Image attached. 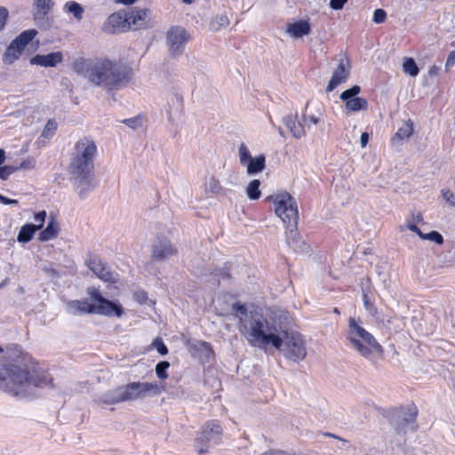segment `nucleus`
<instances>
[{
    "label": "nucleus",
    "mask_w": 455,
    "mask_h": 455,
    "mask_svg": "<svg viewBox=\"0 0 455 455\" xmlns=\"http://www.w3.org/2000/svg\"><path fill=\"white\" fill-rule=\"evenodd\" d=\"M232 311L238 320V330L247 342L259 348L268 345L279 347L285 328L291 327V315L281 309H270L263 313L257 309H249L245 305L235 302Z\"/></svg>",
    "instance_id": "f257e3e1"
},
{
    "label": "nucleus",
    "mask_w": 455,
    "mask_h": 455,
    "mask_svg": "<svg viewBox=\"0 0 455 455\" xmlns=\"http://www.w3.org/2000/svg\"><path fill=\"white\" fill-rule=\"evenodd\" d=\"M76 73L107 92L117 91L130 81L128 68L108 59L96 60L78 59L73 63Z\"/></svg>",
    "instance_id": "f03ea898"
},
{
    "label": "nucleus",
    "mask_w": 455,
    "mask_h": 455,
    "mask_svg": "<svg viewBox=\"0 0 455 455\" xmlns=\"http://www.w3.org/2000/svg\"><path fill=\"white\" fill-rule=\"evenodd\" d=\"M53 387L52 378L46 372L29 371L25 364H8L0 368V389L18 397L35 395L36 387Z\"/></svg>",
    "instance_id": "7ed1b4c3"
},
{
    "label": "nucleus",
    "mask_w": 455,
    "mask_h": 455,
    "mask_svg": "<svg viewBox=\"0 0 455 455\" xmlns=\"http://www.w3.org/2000/svg\"><path fill=\"white\" fill-rule=\"evenodd\" d=\"M161 389L156 383L132 382L102 394L98 400L102 404H116L143 399L148 395H158Z\"/></svg>",
    "instance_id": "20e7f679"
},
{
    "label": "nucleus",
    "mask_w": 455,
    "mask_h": 455,
    "mask_svg": "<svg viewBox=\"0 0 455 455\" xmlns=\"http://www.w3.org/2000/svg\"><path fill=\"white\" fill-rule=\"evenodd\" d=\"M347 340L351 348L365 358H370L374 353L381 354L383 351L373 335L363 327L361 321L355 318L348 319Z\"/></svg>",
    "instance_id": "39448f33"
},
{
    "label": "nucleus",
    "mask_w": 455,
    "mask_h": 455,
    "mask_svg": "<svg viewBox=\"0 0 455 455\" xmlns=\"http://www.w3.org/2000/svg\"><path fill=\"white\" fill-rule=\"evenodd\" d=\"M222 439V427L219 421L209 420L203 425L195 439V448L199 454L207 453L220 444Z\"/></svg>",
    "instance_id": "423d86ee"
},
{
    "label": "nucleus",
    "mask_w": 455,
    "mask_h": 455,
    "mask_svg": "<svg viewBox=\"0 0 455 455\" xmlns=\"http://www.w3.org/2000/svg\"><path fill=\"white\" fill-rule=\"evenodd\" d=\"M274 204L275 214L285 225L296 227L298 224L299 212L295 199L287 192H283L267 198Z\"/></svg>",
    "instance_id": "0eeeda50"
},
{
    "label": "nucleus",
    "mask_w": 455,
    "mask_h": 455,
    "mask_svg": "<svg viewBox=\"0 0 455 455\" xmlns=\"http://www.w3.org/2000/svg\"><path fill=\"white\" fill-rule=\"evenodd\" d=\"M281 346L275 347L283 355L294 363L303 360L307 355V349L303 337L297 331H291V327L285 328V335L282 337Z\"/></svg>",
    "instance_id": "6e6552de"
},
{
    "label": "nucleus",
    "mask_w": 455,
    "mask_h": 455,
    "mask_svg": "<svg viewBox=\"0 0 455 455\" xmlns=\"http://www.w3.org/2000/svg\"><path fill=\"white\" fill-rule=\"evenodd\" d=\"M189 39L190 35L184 28L180 26L172 27L166 33V44L171 56L173 58L180 56Z\"/></svg>",
    "instance_id": "1a4fd4ad"
},
{
    "label": "nucleus",
    "mask_w": 455,
    "mask_h": 455,
    "mask_svg": "<svg viewBox=\"0 0 455 455\" xmlns=\"http://www.w3.org/2000/svg\"><path fill=\"white\" fill-rule=\"evenodd\" d=\"M36 34L37 31L36 29H28L23 31L18 37H16L7 47L4 54V63L11 65L17 60L25 46L34 39Z\"/></svg>",
    "instance_id": "9d476101"
},
{
    "label": "nucleus",
    "mask_w": 455,
    "mask_h": 455,
    "mask_svg": "<svg viewBox=\"0 0 455 455\" xmlns=\"http://www.w3.org/2000/svg\"><path fill=\"white\" fill-rule=\"evenodd\" d=\"M417 411L414 408H410L405 411H397L395 414V427L398 434H406L412 432L416 428Z\"/></svg>",
    "instance_id": "9b49d317"
},
{
    "label": "nucleus",
    "mask_w": 455,
    "mask_h": 455,
    "mask_svg": "<svg viewBox=\"0 0 455 455\" xmlns=\"http://www.w3.org/2000/svg\"><path fill=\"white\" fill-rule=\"evenodd\" d=\"M97 153V147L94 141L90 138H83L79 140L75 145V152L72 157L81 158L93 163V159Z\"/></svg>",
    "instance_id": "f8f14e48"
},
{
    "label": "nucleus",
    "mask_w": 455,
    "mask_h": 455,
    "mask_svg": "<svg viewBox=\"0 0 455 455\" xmlns=\"http://www.w3.org/2000/svg\"><path fill=\"white\" fill-rule=\"evenodd\" d=\"M88 267L102 281L116 283L117 275L112 272L99 257H92L86 262Z\"/></svg>",
    "instance_id": "ddd939ff"
},
{
    "label": "nucleus",
    "mask_w": 455,
    "mask_h": 455,
    "mask_svg": "<svg viewBox=\"0 0 455 455\" xmlns=\"http://www.w3.org/2000/svg\"><path fill=\"white\" fill-rule=\"evenodd\" d=\"M350 74L349 61L346 57L339 60L338 68L333 71L331 80L326 87L327 92L333 91L339 84L345 83Z\"/></svg>",
    "instance_id": "4468645a"
},
{
    "label": "nucleus",
    "mask_w": 455,
    "mask_h": 455,
    "mask_svg": "<svg viewBox=\"0 0 455 455\" xmlns=\"http://www.w3.org/2000/svg\"><path fill=\"white\" fill-rule=\"evenodd\" d=\"M174 252L171 242L164 237H158L152 245V258L155 260H164Z\"/></svg>",
    "instance_id": "2eb2a0df"
},
{
    "label": "nucleus",
    "mask_w": 455,
    "mask_h": 455,
    "mask_svg": "<svg viewBox=\"0 0 455 455\" xmlns=\"http://www.w3.org/2000/svg\"><path fill=\"white\" fill-rule=\"evenodd\" d=\"M128 28L127 14L120 12L112 13L106 20L103 30L108 34H116L124 31Z\"/></svg>",
    "instance_id": "dca6fc26"
},
{
    "label": "nucleus",
    "mask_w": 455,
    "mask_h": 455,
    "mask_svg": "<svg viewBox=\"0 0 455 455\" xmlns=\"http://www.w3.org/2000/svg\"><path fill=\"white\" fill-rule=\"evenodd\" d=\"M71 180L78 196L84 199L94 188L93 174L72 176Z\"/></svg>",
    "instance_id": "f3484780"
},
{
    "label": "nucleus",
    "mask_w": 455,
    "mask_h": 455,
    "mask_svg": "<svg viewBox=\"0 0 455 455\" xmlns=\"http://www.w3.org/2000/svg\"><path fill=\"white\" fill-rule=\"evenodd\" d=\"M94 313L104 315L107 316H117L120 317L123 313V307L119 303L104 299L100 304H93Z\"/></svg>",
    "instance_id": "a211bd4d"
},
{
    "label": "nucleus",
    "mask_w": 455,
    "mask_h": 455,
    "mask_svg": "<svg viewBox=\"0 0 455 455\" xmlns=\"http://www.w3.org/2000/svg\"><path fill=\"white\" fill-rule=\"evenodd\" d=\"M63 60L62 53L60 52H51L49 54L42 55L36 54L30 59L29 62L31 65H37L44 68H52L60 63Z\"/></svg>",
    "instance_id": "6ab92c4d"
},
{
    "label": "nucleus",
    "mask_w": 455,
    "mask_h": 455,
    "mask_svg": "<svg viewBox=\"0 0 455 455\" xmlns=\"http://www.w3.org/2000/svg\"><path fill=\"white\" fill-rule=\"evenodd\" d=\"M93 163L86 160H81V158H71V162L68 167L70 177L79 175H89L93 174Z\"/></svg>",
    "instance_id": "aec40b11"
},
{
    "label": "nucleus",
    "mask_w": 455,
    "mask_h": 455,
    "mask_svg": "<svg viewBox=\"0 0 455 455\" xmlns=\"http://www.w3.org/2000/svg\"><path fill=\"white\" fill-rule=\"evenodd\" d=\"M149 11L148 9L135 8L127 13L128 28L134 27L135 29L142 28L146 24Z\"/></svg>",
    "instance_id": "412c9836"
},
{
    "label": "nucleus",
    "mask_w": 455,
    "mask_h": 455,
    "mask_svg": "<svg viewBox=\"0 0 455 455\" xmlns=\"http://www.w3.org/2000/svg\"><path fill=\"white\" fill-rule=\"evenodd\" d=\"M283 122L285 126L290 130L291 133L296 139L302 138L305 136V124H302L300 122L297 121V114L296 115H288L283 118Z\"/></svg>",
    "instance_id": "4be33fe9"
},
{
    "label": "nucleus",
    "mask_w": 455,
    "mask_h": 455,
    "mask_svg": "<svg viewBox=\"0 0 455 455\" xmlns=\"http://www.w3.org/2000/svg\"><path fill=\"white\" fill-rule=\"evenodd\" d=\"M67 311L68 314L76 315L86 313H94L93 304L87 300H70L67 303Z\"/></svg>",
    "instance_id": "5701e85b"
},
{
    "label": "nucleus",
    "mask_w": 455,
    "mask_h": 455,
    "mask_svg": "<svg viewBox=\"0 0 455 455\" xmlns=\"http://www.w3.org/2000/svg\"><path fill=\"white\" fill-rule=\"evenodd\" d=\"M286 32L292 37H302L310 33V24L307 20L294 22L287 27Z\"/></svg>",
    "instance_id": "b1692460"
},
{
    "label": "nucleus",
    "mask_w": 455,
    "mask_h": 455,
    "mask_svg": "<svg viewBox=\"0 0 455 455\" xmlns=\"http://www.w3.org/2000/svg\"><path fill=\"white\" fill-rule=\"evenodd\" d=\"M60 231V227L54 217L49 220L47 227L39 234V240L42 242L50 241L55 238Z\"/></svg>",
    "instance_id": "393cba45"
},
{
    "label": "nucleus",
    "mask_w": 455,
    "mask_h": 455,
    "mask_svg": "<svg viewBox=\"0 0 455 455\" xmlns=\"http://www.w3.org/2000/svg\"><path fill=\"white\" fill-rule=\"evenodd\" d=\"M407 228L416 233L423 240H430L436 243L437 244H442L443 243V235L437 231H431L430 233L424 234L417 227V225L413 223H409L407 225Z\"/></svg>",
    "instance_id": "a878e982"
},
{
    "label": "nucleus",
    "mask_w": 455,
    "mask_h": 455,
    "mask_svg": "<svg viewBox=\"0 0 455 455\" xmlns=\"http://www.w3.org/2000/svg\"><path fill=\"white\" fill-rule=\"evenodd\" d=\"M265 156L263 155H260L256 157H252V159L250 162H248V164L244 167L246 168V172L249 175H255L265 169Z\"/></svg>",
    "instance_id": "bb28decb"
},
{
    "label": "nucleus",
    "mask_w": 455,
    "mask_h": 455,
    "mask_svg": "<svg viewBox=\"0 0 455 455\" xmlns=\"http://www.w3.org/2000/svg\"><path fill=\"white\" fill-rule=\"evenodd\" d=\"M58 124L54 119H49L42 131V133L36 143L45 144L50 140L57 131Z\"/></svg>",
    "instance_id": "cd10ccee"
},
{
    "label": "nucleus",
    "mask_w": 455,
    "mask_h": 455,
    "mask_svg": "<svg viewBox=\"0 0 455 455\" xmlns=\"http://www.w3.org/2000/svg\"><path fill=\"white\" fill-rule=\"evenodd\" d=\"M413 133V123L411 120L405 121L401 127H399L398 131L395 132L393 141L396 140H403L409 139Z\"/></svg>",
    "instance_id": "c85d7f7f"
},
{
    "label": "nucleus",
    "mask_w": 455,
    "mask_h": 455,
    "mask_svg": "<svg viewBox=\"0 0 455 455\" xmlns=\"http://www.w3.org/2000/svg\"><path fill=\"white\" fill-rule=\"evenodd\" d=\"M286 241L289 246L292 247L294 250H297L300 247L299 243L302 242L300 241V236L297 232V226L292 227L291 225H286Z\"/></svg>",
    "instance_id": "c756f323"
},
{
    "label": "nucleus",
    "mask_w": 455,
    "mask_h": 455,
    "mask_svg": "<svg viewBox=\"0 0 455 455\" xmlns=\"http://www.w3.org/2000/svg\"><path fill=\"white\" fill-rule=\"evenodd\" d=\"M36 232V228L33 224H26L20 228L17 240L19 243H27L32 240Z\"/></svg>",
    "instance_id": "7c9ffc66"
},
{
    "label": "nucleus",
    "mask_w": 455,
    "mask_h": 455,
    "mask_svg": "<svg viewBox=\"0 0 455 455\" xmlns=\"http://www.w3.org/2000/svg\"><path fill=\"white\" fill-rule=\"evenodd\" d=\"M52 6V0H35V19H42L49 12Z\"/></svg>",
    "instance_id": "2f4dec72"
},
{
    "label": "nucleus",
    "mask_w": 455,
    "mask_h": 455,
    "mask_svg": "<svg viewBox=\"0 0 455 455\" xmlns=\"http://www.w3.org/2000/svg\"><path fill=\"white\" fill-rule=\"evenodd\" d=\"M346 101V108L352 112H356L360 110H365L368 108V101L364 98H355L347 100Z\"/></svg>",
    "instance_id": "473e14b6"
},
{
    "label": "nucleus",
    "mask_w": 455,
    "mask_h": 455,
    "mask_svg": "<svg viewBox=\"0 0 455 455\" xmlns=\"http://www.w3.org/2000/svg\"><path fill=\"white\" fill-rule=\"evenodd\" d=\"M64 11L72 14L74 18L80 21L83 19L84 8L75 1L67 2L64 5Z\"/></svg>",
    "instance_id": "72a5a7b5"
},
{
    "label": "nucleus",
    "mask_w": 455,
    "mask_h": 455,
    "mask_svg": "<svg viewBox=\"0 0 455 455\" xmlns=\"http://www.w3.org/2000/svg\"><path fill=\"white\" fill-rule=\"evenodd\" d=\"M229 24V20L226 14L217 15L210 23L212 31H218L222 28H226Z\"/></svg>",
    "instance_id": "f704fd0d"
},
{
    "label": "nucleus",
    "mask_w": 455,
    "mask_h": 455,
    "mask_svg": "<svg viewBox=\"0 0 455 455\" xmlns=\"http://www.w3.org/2000/svg\"><path fill=\"white\" fill-rule=\"evenodd\" d=\"M259 185V180H253L247 186L246 194L251 200H257L260 197Z\"/></svg>",
    "instance_id": "c9c22d12"
},
{
    "label": "nucleus",
    "mask_w": 455,
    "mask_h": 455,
    "mask_svg": "<svg viewBox=\"0 0 455 455\" xmlns=\"http://www.w3.org/2000/svg\"><path fill=\"white\" fill-rule=\"evenodd\" d=\"M403 72L411 76H416L419 74V68L415 60L411 58L405 59L403 64Z\"/></svg>",
    "instance_id": "e433bc0d"
},
{
    "label": "nucleus",
    "mask_w": 455,
    "mask_h": 455,
    "mask_svg": "<svg viewBox=\"0 0 455 455\" xmlns=\"http://www.w3.org/2000/svg\"><path fill=\"white\" fill-rule=\"evenodd\" d=\"M238 154L240 164L243 167L252 159L250 150L243 143L239 146Z\"/></svg>",
    "instance_id": "4c0bfd02"
},
{
    "label": "nucleus",
    "mask_w": 455,
    "mask_h": 455,
    "mask_svg": "<svg viewBox=\"0 0 455 455\" xmlns=\"http://www.w3.org/2000/svg\"><path fill=\"white\" fill-rule=\"evenodd\" d=\"M360 91L361 87L359 85H354L350 89L342 92L339 98L341 100L358 98L357 94L360 92Z\"/></svg>",
    "instance_id": "58836bf2"
},
{
    "label": "nucleus",
    "mask_w": 455,
    "mask_h": 455,
    "mask_svg": "<svg viewBox=\"0 0 455 455\" xmlns=\"http://www.w3.org/2000/svg\"><path fill=\"white\" fill-rule=\"evenodd\" d=\"M170 367V363L167 361H162L158 363L156 366V373L157 377L161 379H165L168 378L167 369Z\"/></svg>",
    "instance_id": "ea45409f"
},
{
    "label": "nucleus",
    "mask_w": 455,
    "mask_h": 455,
    "mask_svg": "<svg viewBox=\"0 0 455 455\" xmlns=\"http://www.w3.org/2000/svg\"><path fill=\"white\" fill-rule=\"evenodd\" d=\"M230 266L225 265V267L222 269L215 270L213 273L214 276L217 277V281L220 283L221 281H229L230 279Z\"/></svg>",
    "instance_id": "a19ab883"
},
{
    "label": "nucleus",
    "mask_w": 455,
    "mask_h": 455,
    "mask_svg": "<svg viewBox=\"0 0 455 455\" xmlns=\"http://www.w3.org/2000/svg\"><path fill=\"white\" fill-rule=\"evenodd\" d=\"M124 124H125L128 127L136 130L142 126L143 124V118L140 116H134L132 118L124 119L122 121Z\"/></svg>",
    "instance_id": "79ce46f5"
},
{
    "label": "nucleus",
    "mask_w": 455,
    "mask_h": 455,
    "mask_svg": "<svg viewBox=\"0 0 455 455\" xmlns=\"http://www.w3.org/2000/svg\"><path fill=\"white\" fill-rule=\"evenodd\" d=\"M302 120H303L305 126L307 129H310L312 124L315 125V124H319L320 116H317L315 115H308V114L305 113V114H303Z\"/></svg>",
    "instance_id": "37998d69"
},
{
    "label": "nucleus",
    "mask_w": 455,
    "mask_h": 455,
    "mask_svg": "<svg viewBox=\"0 0 455 455\" xmlns=\"http://www.w3.org/2000/svg\"><path fill=\"white\" fill-rule=\"evenodd\" d=\"M45 218H46L45 211H41L35 214L34 220L36 223L33 224V226L36 227V231L42 229V228L44 227V224L45 222Z\"/></svg>",
    "instance_id": "c03bdc74"
},
{
    "label": "nucleus",
    "mask_w": 455,
    "mask_h": 455,
    "mask_svg": "<svg viewBox=\"0 0 455 455\" xmlns=\"http://www.w3.org/2000/svg\"><path fill=\"white\" fill-rule=\"evenodd\" d=\"M443 199L451 207H455V195L450 189H442Z\"/></svg>",
    "instance_id": "a18cd8bd"
},
{
    "label": "nucleus",
    "mask_w": 455,
    "mask_h": 455,
    "mask_svg": "<svg viewBox=\"0 0 455 455\" xmlns=\"http://www.w3.org/2000/svg\"><path fill=\"white\" fill-rule=\"evenodd\" d=\"M207 188L212 193L218 194L221 190V186L219 180H217L214 177H212L207 183Z\"/></svg>",
    "instance_id": "49530a36"
},
{
    "label": "nucleus",
    "mask_w": 455,
    "mask_h": 455,
    "mask_svg": "<svg viewBox=\"0 0 455 455\" xmlns=\"http://www.w3.org/2000/svg\"><path fill=\"white\" fill-rule=\"evenodd\" d=\"M87 293L90 295L91 299L95 302L94 304H100L101 301L105 299V298L100 294V292L95 288H88Z\"/></svg>",
    "instance_id": "de8ad7c7"
},
{
    "label": "nucleus",
    "mask_w": 455,
    "mask_h": 455,
    "mask_svg": "<svg viewBox=\"0 0 455 455\" xmlns=\"http://www.w3.org/2000/svg\"><path fill=\"white\" fill-rule=\"evenodd\" d=\"M18 170V167L13 166H1L0 165V179L6 180L12 173L16 172Z\"/></svg>",
    "instance_id": "09e8293b"
},
{
    "label": "nucleus",
    "mask_w": 455,
    "mask_h": 455,
    "mask_svg": "<svg viewBox=\"0 0 455 455\" xmlns=\"http://www.w3.org/2000/svg\"><path fill=\"white\" fill-rule=\"evenodd\" d=\"M387 17V13L383 9H376L373 13V21L377 24L382 23Z\"/></svg>",
    "instance_id": "8fccbe9b"
},
{
    "label": "nucleus",
    "mask_w": 455,
    "mask_h": 455,
    "mask_svg": "<svg viewBox=\"0 0 455 455\" xmlns=\"http://www.w3.org/2000/svg\"><path fill=\"white\" fill-rule=\"evenodd\" d=\"M195 347L197 350H202L204 352L207 357L212 356L213 354L211 346L206 342H198Z\"/></svg>",
    "instance_id": "3c124183"
},
{
    "label": "nucleus",
    "mask_w": 455,
    "mask_h": 455,
    "mask_svg": "<svg viewBox=\"0 0 455 455\" xmlns=\"http://www.w3.org/2000/svg\"><path fill=\"white\" fill-rule=\"evenodd\" d=\"M153 345L160 355H165L168 353V348L162 340L156 339L154 341Z\"/></svg>",
    "instance_id": "603ef678"
},
{
    "label": "nucleus",
    "mask_w": 455,
    "mask_h": 455,
    "mask_svg": "<svg viewBox=\"0 0 455 455\" xmlns=\"http://www.w3.org/2000/svg\"><path fill=\"white\" fill-rule=\"evenodd\" d=\"M134 299L140 303H146L148 300V294L144 291H138L134 293Z\"/></svg>",
    "instance_id": "864d4df0"
},
{
    "label": "nucleus",
    "mask_w": 455,
    "mask_h": 455,
    "mask_svg": "<svg viewBox=\"0 0 455 455\" xmlns=\"http://www.w3.org/2000/svg\"><path fill=\"white\" fill-rule=\"evenodd\" d=\"M7 17L8 11L4 7H0V30L4 28Z\"/></svg>",
    "instance_id": "5fc2aeb1"
},
{
    "label": "nucleus",
    "mask_w": 455,
    "mask_h": 455,
    "mask_svg": "<svg viewBox=\"0 0 455 455\" xmlns=\"http://www.w3.org/2000/svg\"><path fill=\"white\" fill-rule=\"evenodd\" d=\"M347 0H331L330 6L333 10H340L343 8V6L347 3Z\"/></svg>",
    "instance_id": "6e6d98bb"
},
{
    "label": "nucleus",
    "mask_w": 455,
    "mask_h": 455,
    "mask_svg": "<svg viewBox=\"0 0 455 455\" xmlns=\"http://www.w3.org/2000/svg\"><path fill=\"white\" fill-rule=\"evenodd\" d=\"M423 221V216L420 212H417V213H414L412 212L411 213V220H408L407 223H406V226L409 224V223H413V224H417V223H420Z\"/></svg>",
    "instance_id": "4d7b16f0"
},
{
    "label": "nucleus",
    "mask_w": 455,
    "mask_h": 455,
    "mask_svg": "<svg viewBox=\"0 0 455 455\" xmlns=\"http://www.w3.org/2000/svg\"><path fill=\"white\" fill-rule=\"evenodd\" d=\"M455 64V50L451 52L448 55V58L446 60L445 63V68L448 69L450 67L453 66Z\"/></svg>",
    "instance_id": "13d9d810"
},
{
    "label": "nucleus",
    "mask_w": 455,
    "mask_h": 455,
    "mask_svg": "<svg viewBox=\"0 0 455 455\" xmlns=\"http://www.w3.org/2000/svg\"><path fill=\"white\" fill-rule=\"evenodd\" d=\"M35 166V161L33 159H28L23 161L20 165L18 167L19 169H32Z\"/></svg>",
    "instance_id": "bf43d9fd"
},
{
    "label": "nucleus",
    "mask_w": 455,
    "mask_h": 455,
    "mask_svg": "<svg viewBox=\"0 0 455 455\" xmlns=\"http://www.w3.org/2000/svg\"><path fill=\"white\" fill-rule=\"evenodd\" d=\"M0 203L4 204H13V205H16L18 204V201L15 200V199H10L3 195L0 194Z\"/></svg>",
    "instance_id": "052dcab7"
},
{
    "label": "nucleus",
    "mask_w": 455,
    "mask_h": 455,
    "mask_svg": "<svg viewBox=\"0 0 455 455\" xmlns=\"http://www.w3.org/2000/svg\"><path fill=\"white\" fill-rule=\"evenodd\" d=\"M368 140H369V134L367 132H363L361 135V138H360V142H361L362 148H364L367 145Z\"/></svg>",
    "instance_id": "680f3d73"
},
{
    "label": "nucleus",
    "mask_w": 455,
    "mask_h": 455,
    "mask_svg": "<svg viewBox=\"0 0 455 455\" xmlns=\"http://www.w3.org/2000/svg\"><path fill=\"white\" fill-rule=\"evenodd\" d=\"M439 71H440V68L435 65H433L429 68L428 74L430 76H435L439 73Z\"/></svg>",
    "instance_id": "e2e57ef3"
},
{
    "label": "nucleus",
    "mask_w": 455,
    "mask_h": 455,
    "mask_svg": "<svg viewBox=\"0 0 455 455\" xmlns=\"http://www.w3.org/2000/svg\"><path fill=\"white\" fill-rule=\"evenodd\" d=\"M371 315L376 316L377 315V308L372 305L368 309H366Z\"/></svg>",
    "instance_id": "0e129e2a"
},
{
    "label": "nucleus",
    "mask_w": 455,
    "mask_h": 455,
    "mask_svg": "<svg viewBox=\"0 0 455 455\" xmlns=\"http://www.w3.org/2000/svg\"><path fill=\"white\" fill-rule=\"evenodd\" d=\"M363 304L365 307V309H368L372 304L369 301V299L366 294L363 295Z\"/></svg>",
    "instance_id": "69168bd1"
},
{
    "label": "nucleus",
    "mask_w": 455,
    "mask_h": 455,
    "mask_svg": "<svg viewBox=\"0 0 455 455\" xmlns=\"http://www.w3.org/2000/svg\"><path fill=\"white\" fill-rule=\"evenodd\" d=\"M5 161V151L0 148V165H2Z\"/></svg>",
    "instance_id": "338daca9"
},
{
    "label": "nucleus",
    "mask_w": 455,
    "mask_h": 455,
    "mask_svg": "<svg viewBox=\"0 0 455 455\" xmlns=\"http://www.w3.org/2000/svg\"><path fill=\"white\" fill-rule=\"evenodd\" d=\"M136 0H119L120 3L124 4H132L135 2Z\"/></svg>",
    "instance_id": "774afa93"
}]
</instances>
